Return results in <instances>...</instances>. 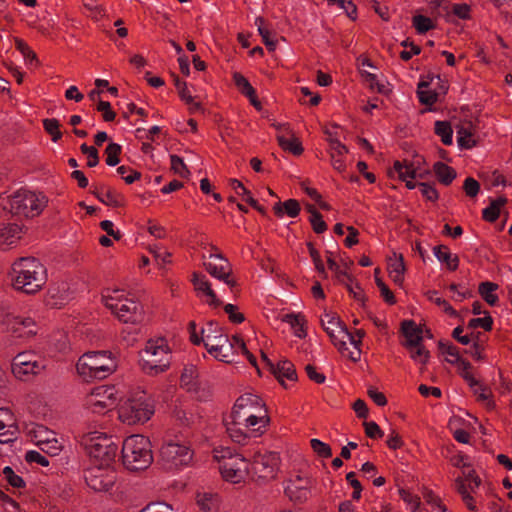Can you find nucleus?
I'll use <instances>...</instances> for the list:
<instances>
[{
  "mask_svg": "<svg viewBox=\"0 0 512 512\" xmlns=\"http://www.w3.org/2000/svg\"><path fill=\"white\" fill-rule=\"evenodd\" d=\"M18 426L15 415L7 408H0V443L7 444L16 440Z\"/></svg>",
  "mask_w": 512,
  "mask_h": 512,
  "instance_id": "b1692460",
  "label": "nucleus"
},
{
  "mask_svg": "<svg viewBox=\"0 0 512 512\" xmlns=\"http://www.w3.org/2000/svg\"><path fill=\"white\" fill-rule=\"evenodd\" d=\"M121 152V146L116 143H110L105 150L106 163L109 166H115L119 163V154Z\"/></svg>",
  "mask_w": 512,
  "mask_h": 512,
  "instance_id": "052dcab7",
  "label": "nucleus"
},
{
  "mask_svg": "<svg viewBox=\"0 0 512 512\" xmlns=\"http://www.w3.org/2000/svg\"><path fill=\"white\" fill-rule=\"evenodd\" d=\"M76 289L70 281H60L53 284L48 292L46 302L54 308L66 305L75 295Z\"/></svg>",
  "mask_w": 512,
  "mask_h": 512,
  "instance_id": "4be33fe9",
  "label": "nucleus"
},
{
  "mask_svg": "<svg viewBox=\"0 0 512 512\" xmlns=\"http://www.w3.org/2000/svg\"><path fill=\"white\" fill-rule=\"evenodd\" d=\"M226 432L231 440L238 444L246 442L249 436H253L251 432L245 428L244 424H239L237 419L230 418L225 420Z\"/></svg>",
  "mask_w": 512,
  "mask_h": 512,
  "instance_id": "bb28decb",
  "label": "nucleus"
},
{
  "mask_svg": "<svg viewBox=\"0 0 512 512\" xmlns=\"http://www.w3.org/2000/svg\"><path fill=\"white\" fill-rule=\"evenodd\" d=\"M433 254L437 260L444 263L450 271H455L459 266V258L457 255L452 254L450 249L446 246L440 245L433 248Z\"/></svg>",
  "mask_w": 512,
  "mask_h": 512,
  "instance_id": "2f4dec72",
  "label": "nucleus"
},
{
  "mask_svg": "<svg viewBox=\"0 0 512 512\" xmlns=\"http://www.w3.org/2000/svg\"><path fill=\"white\" fill-rule=\"evenodd\" d=\"M170 349L164 338L149 339L140 352V367L144 373L155 376L170 366Z\"/></svg>",
  "mask_w": 512,
  "mask_h": 512,
  "instance_id": "1a4fd4ad",
  "label": "nucleus"
},
{
  "mask_svg": "<svg viewBox=\"0 0 512 512\" xmlns=\"http://www.w3.org/2000/svg\"><path fill=\"white\" fill-rule=\"evenodd\" d=\"M233 80L236 87L241 91L245 96H252L255 89L251 86L249 81L240 73L235 72L233 74Z\"/></svg>",
  "mask_w": 512,
  "mask_h": 512,
  "instance_id": "4d7b16f0",
  "label": "nucleus"
},
{
  "mask_svg": "<svg viewBox=\"0 0 512 512\" xmlns=\"http://www.w3.org/2000/svg\"><path fill=\"white\" fill-rule=\"evenodd\" d=\"M327 133L329 135L331 164L333 168L338 172H344L346 168L344 156L347 154L348 149L336 137L333 136L332 132L327 131Z\"/></svg>",
  "mask_w": 512,
  "mask_h": 512,
  "instance_id": "a878e982",
  "label": "nucleus"
},
{
  "mask_svg": "<svg viewBox=\"0 0 512 512\" xmlns=\"http://www.w3.org/2000/svg\"><path fill=\"white\" fill-rule=\"evenodd\" d=\"M224 311L228 315L230 322L240 324L245 320L244 314L239 311V308L233 304H226Z\"/></svg>",
  "mask_w": 512,
  "mask_h": 512,
  "instance_id": "0e129e2a",
  "label": "nucleus"
},
{
  "mask_svg": "<svg viewBox=\"0 0 512 512\" xmlns=\"http://www.w3.org/2000/svg\"><path fill=\"white\" fill-rule=\"evenodd\" d=\"M10 278L15 290L25 294H36L46 284L47 271L38 259L22 257L12 264Z\"/></svg>",
  "mask_w": 512,
  "mask_h": 512,
  "instance_id": "7ed1b4c3",
  "label": "nucleus"
},
{
  "mask_svg": "<svg viewBox=\"0 0 512 512\" xmlns=\"http://www.w3.org/2000/svg\"><path fill=\"white\" fill-rule=\"evenodd\" d=\"M312 450L320 457L329 458L332 455L330 446L319 439H311Z\"/></svg>",
  "mask_w": 512,
  "mask_h": 512,
  "instance_id": "680f3d73",
  "label": "nucleus"
},
{
  "mask_svg": "<svg viewBox=\"0 0 512 512\" xmlns=\"http://www.w3.org/2000/svg\"><path fill=\"white\" fill-rule=\"evenodd\" d=\"M181 386L189 392H196L199 388V373L194 365L184 367L180 378Z\"/></svg>",
  "mask_w": 512,
  "mask_h": 512,
  "instance_id": "7c9ffc66",
  "label": "nucleus"
},
{
  "mask_svg": "<svg viewBox=\"0 0 512 512\" xmlns=\"http://www.w3.org/2000/svg\"><path fill=\"white\" fill-rule=\"evenodd\" d=\"M457 142L461 148L470 149L475 146L476 140L470 125H462L457 130Z\"/></svg>",
  "mask_w": 512,
  "mask_h": 512,
  "instance_id": "c9c22d12",
  "label": "nucleus"
},
{
  "mask_svg": "<svg viewBox=\"0 0 512 512\" xmlns=\"http://www.w3.org/2000/svg\"><path fill=\"white\" fill-rule=\"evenodd\" d=\"M219 471L225 481L237 484L245 480L249 473V463L240 454L226 452L221 456Z\"/></svg>",
  "mask_w": 512,
  "mask_h": 512,
  "instance_id": "2eb2a0df",
  "label": "nucleus"
},
{
  "mask_svg": "<svg viewBox=\"0 0 512 512\" xmlns=\"http://www.w3.org/2000/svg\"><path fill=\"white\" fill-rule=\"evenodd\" d=\"M175 86L177 88L178 94L180 98L185 101L188 105H190V109L196 111L200 109V103L195 101L194 97L191 95L187 83L181 81L180 79L175 80Z\"/></svg>",
  "mask_w": 512,
  "mask_h": 512,
  "instance_id": "79ce46f5",
  "label": "nucleus"
},
{
  "mask_svg": "<svg viewBox=\"0 0 512 512\" xmlns=\"http://www.w3.org/2000/svg\"><path fill=\"white\" fill-rule=\"evenodd\" d=\"M207 252L208 255H202L203 266L206 271L229 287H234L236 281L231 278L232 269L229 261L213 245H210Z\"/></svg>",
  "mask_w": 512,
  "mask_h": 512,
  "instance_id": "4468645a",
  "label": "nucleus"
},
{
  "mask_svg": "<svg viewBox=\"0 0 512 512\" xmlns=\"http://www.w3.org/2000/svg\"><path fill=\"white\" fill-rule=\"evenodd\" d=\"M365 336V331L362 329H358L355 331V334L350 333V337L352 340H354L355 343H350L353 346V350H347L345 351V354H342L343 356L351 359L354 362H357L360 360L361 356V350H360V344Z\"/></svg>",
  "mask_w": 512,
  "mask_h": 512,
  "instance_id": "a19ab883",
  "label": "nucleus"
},
{
  "mask_svg": "<svg viewBox=\"0 0 512 512\" xmlns=\"http://www.w3.org/2000/svg\"><path fill=\"white\" fill-rule=\"evenodd\" d=\"M412 23L419 34H424L434 28L433 21L423 15H415L412 19Z\"/></svg>",
  "mask_w": 512,
  "mask_h": 512,
  "instance_id": "6e6d98bb",
  "label": "nucleus"
},
{
  "mask_svg": "<svg viewBox=\"0 0 512 512\" xmlns=\"http://www.w3.org/2000/svg\"><path fill=\"white\" fill-rule=\"evenodd\" d=\"M470 388L473 390V393L477 396V399L479 401H482L485 403V405L488 407V408H493L494 404L492 402V400L490 399L491 397V392L489 389H487L486 387H484L483 385H481L478 380L476 379V384L473 385V386H470Z\"/></svg>",
  "mask_w": 512,
  "mask_h": 512,
  "instance_id": "603ef678",
  "label": "nucleus"
},
{
  "mask_svg": "<svg viewBox=\"0 0 512 512\" xmlns=\"http://www.w3.org/2000/svg\"><path fill=\"white\" fill-rule=\"evenodd\" d=\"M427 298L433 302L434 304L438 305L443 309L444 312L451 316H457V312L453 309V307L443 298H441L438 295V292L435 290L428 291L427 292Z\"/></svg>",
  "mask_w": 512,
  "mask_h": 512,
  "instance_id": "864d4df0",
  "label": "nucleus"
},
{
  "mask_svg": "<svg viewBox=\"0 0 512 512\" xmlns=\"http://www.w3.org/2000/svg\"><path fill=\"white\" fill-rule=\"evenodd\" d=\"M116 359L110 351H90L77 361L76 370L85 380L103 379L116 369Z\"/></svg>",
  "mask_w": 512,
  "mask_h": 512,
  "instance_id": "6e6552de",
  "label": "nucleus"
},
{
  "mask_svg": "<svg viewBox=\"0 0 512 512\" xmlns=\"http://www.w3.org/2000/svg\"><path fill=\"white\" fill-rule=\"evenodd\" d=\"M507 199L505 197H498L492 200L491 204L483 210V218L486 221L494 222L500 213V209L506 204Z\"/></svg>",
  "mask_w": 512,
  "mask_h": 512,
  "instance_id": "37998d69",
  "label": "nucleus"
},
{
  "mask_svg": "<svg viewBox=\"0 0 512 512\" xmlns=\"http://www.w3.org/2000/svg\"><path fill=\"white\" fill-rule=\"evenodd\" d=\"M17 50L22 54L28 65H38V59L35 52L22 39H15Z\"/></svg>",
  "mask_w": 512,
  "mask_h": 512,
  "instance_id": "49530a36",
  "label": "nucleus"
},
{
  "mask_svg": "<svg viewBox=\"0 0 512 512\" xmlns=\"http://www.w3.org/2000/svg\"><path fill=\"white\" fill-rule=\"evenodd\" d=\"M116 472L111 465L93 463L85 471L87 485L95 491H108L116 481Z\"/></svg>",
  "mask_w": 512,
  "mask_h": 512,
  "instance_id": "a211bd4d",
  "label": "nucleus"
},
{
  "mask_svg": "<svg viewBox=\"0 0 512 512\" xmlns=\"http://www.w3.org/2000/svg\"><path fill=\"white\" fill-rule=\"evenodd\" d=\"M93 193L98 198L100 202H102L105 205L108 206H114L117 207L120 205V200L118 198V195L115 191H112L110 189L104 190H94Z\"/></svg>",
  "mask_w": 512,
  "mask_h": 512,
  "instance_id": "a18cd8bd",
  "label": "nucleus"
},
{
  "mask_svg": "<svg viewBox=\"0 0 512 512\" xmlns=\"http://www.w3.org/2000/svg\"><path fill=\"white\" fill-rule=\"evenodd\" d=\"M255 24L258 27V32L262 37V41L270 51L276 49V40L271 37L270 31L264 26V20L261 17L256 18Z\"/></svg>",
  "mask_w": 512,
  "mask_h": 512,
  "instance_id": "de8ad7c7",
  "label": "nucleus"
},
{
  "mask_svg": "<svg viewBox=\"0 0 512 512\" xmlns=\"http://www.w3.org/2000/svg\"><path fill=\"white\" fill-rule=\"evenodd\" d=\"M424 88H427L426 84H420L418 87V97L421 103L426 105H432L437 100V95L433 91L430 90H424Z\"/></svg>",
  "mask_w": 512,
  "mask_h": 512,
  "instance_id": "338daca9",
  "label": "nucleus"
},
{
  "mask_svg": "<svg viewBox=\"0 0 512 512\" xmlns=\"http://www.w3.org/2000/svg\"><path fill=\"white\" fill-rule=\"evenodd\" d=\"M81 444L94 463L111 465L116 456L117 447L103 432L85 433L81 438Z\"/></svg>",
  "mask_w": 512,
  "mask_h": 512,
  "instance_id": "9b49d317",
  "label": "nucleus"
},
{
  "mask_svg": "<svg viewBox=\"0 0 512 512\" xmlns=\"http://www.w3.org/2000/svg\"><path fill=\"white\" fill-rule=\"evenodd\" d=\"M25 435L45 453L56 456L63 448L62 442L56 437V433L44 425L28 423L24 427Z\"/></svg>",
  "mask_w": 512,
  "mask_h": 512,
  "instance_id": "ddd939ff",
  "label": "nucleus"
},
{
  "mask_svg": "<svg viewBox=\"0 0 512 512\" xmlns=\"http://www.w3.org/2000/svg\"><path fill=\"white\" fill-rule=\"evenodd\" d=\"M82 4L95 20H99L104 16L103 8L95 0H82Z\"/></svg>",
  "mask_w": 512,
  "mask_h": 512,
  "instance_id": "69168bd1",
  "label": "nucleus"
},
{
  "mask_svg": "<svg viewBox=\"0 0 512 512\" xmlns=\"http://www.w3.org/2000/svg\"><path fill=\"white\" fill-rule=\"evenodd\" d=\"M388 273L395 284H402L404 280L405 265L401 254L393 252L388 258Z\"/></svg>",
  "mask_w": 512,
  "mask_h": 512,
  "instance_id": "c85d7f7f",
  "label": "nucleus"
},
{
  "mask_svg": "<svg viewBox=\"0 0 512 512\" xmlns=\"http://www.w3.org/2000/svg\"><path fill=\"white\" fill-rule=\"evenodd\" d=\"M314 484V480L306 474H293L285 483V494L293 502L304 503L310 498Z\"/></svg>",
  "mask_w": 512,
  "mask_h": 512,
  "instance_id": "6ab92c4d",
  "label": "nucleus"
},
{
  "mask_svg": "<svg viewBox=\"0 0 512 512\" xmlns=\"http://www.w3.org/2000/svg\"><path fill=\"white\" fill-rule=\"evenodd\" d=\"M196 504L202 512H217L220 498L212 491H199L196 495Z\"/></svg>",
  "mask_w": 512,
  "mask_h": 512,
  "instance_id": "cd10ccee",
  "label": "nucleus"
},
{
  "mask_svg": "<svg viewBox=\"0 0 512 512\" xmlns=\"http://www.w3.org/2000/svg\"><path fill=\"white\" fill-rule=\"evenodd\" d=\"M261 356L262 361L270 368L271 372L275 375V377L283 386H286V381H296V371L294 365L291 362L287 360H282L279 361L276 365H274L264 353H262Z\"/></svg>",
  "mask_w": 512,
  "mask_h": 512,
  "instance_id": "393cba45",
  "label": "nucleus"
},
{
  "mask_svg": "<svg viewBox=\"0 0 512 512\" xmlns=\"http://www.w3.org/2000/svg\"><path fill=\"white\" fill-rule=\"evenodd\" d=\"M43 126L45 131L51 136L53 142H57L62 137L60 131V123L55 118H49L43 120Z\"/></svg>",
  "mask_w": 512,
  "mask_h": 512,
  "instance_id": "3c124183",
  "label": "nucleus"
},
{
  "mask_svg": "<svg viewBox=\"0 0 512 512\" xmlns=\"http://www.w3.org/2000/svg\"><path fill=\"white\" fill-rule=\"evenodd\" d=\"M22 228L15 223L5 224L0 228V241L11 245L21 238Z\"/></svg>",
  "mask_w": 512,
  "mask_h": 512,
  "instance_id": "f704fd0d",
  "label": "nucleus"
},
{
  "mask_svg": "<svg viewBox=\"0 0 512 512\" xmlns=\"http://www.w3.org/2000/svg\"><path fill=\"white\" fill-rule=\"evenodd\" d=\"M198 296L210 307L218 308L221 306L222 301L217 297L215 291L212 289L211 283L207 280L205 275L193 273L191 279Z\"/></svg>",
  "mask_w": 512,
  "mask_h": 512,
  "instance_id": "5701e85b",
  "label": "nucleus"
},
{
  "mask_svg": "<svg viewBox=\"0 0 512 512\" xmlns=\"http://www.w3.org/2000/svg\"><path fill=\"white\" fill-rule=\"evenodd\" d=\"M328 266H329V269H331L335 275H336V278L342 282V283H346V281H350V275L348 274V263H344V266L343 268L337 264L333 259L331 258H328Z\"/></svg>",
  "mask_w": 512,
  "mask_h": 512,
  "instance_id": "5fc2aeb1",
  "label": "nucleus"
},
{
  "mask_svg": "<svg viewBox=\"0 0 512 512\" xmlns=\"http://www.w3.org/2000/svg\"><path fill=\"white\" fill-rule=\"evenodd\" d=\"M279 467V456L275 452L257 453L251 468L253 473L262 480L275 478Z\"/></svg>",
  "mask_w": 512,
  "mask_h": 512,
  "instance_id": "412c9836",
  "label": "nucleus"
},
{
  "mask_svg": "<svg viewBox=\"0 0 512 512\" xmlns=\"http://www.w3.org/2000/svg\"><path fill=\"white\" fill-rule=\"evenodd\" d=\"M190 339L193 344H203L207 352L216 360L229 362L234 350L239 348L246 355L249 362L256 365V358L247 350L245 343L238 337H234L232 343L222 328L213 322L197 328L194 322L189 324Z\"/></svg>",
  "mask_w": 512,
  "mask_h": 512,
  "instance_id": "f257e3e1",
  "label": "nucleus"
},
{
  "mask_svg": "<svg viewBox=\"0 0 512 512\" xmlns=\"http://www.w3.org/2000/svg\"><path fill=\"white\" fill-rule=\"evenodd\" d=\"M435 133L441 138L445 145L452 144V128L449 123L444 121H437L435 123Z\"/></svg>",
  "mask_w": 512,
  "mask_h": 512,
  "instance_id": "09e8293b",
  "label": "nucleus"
},
{
  "mask_svg": "<svg viewBox=\"0 0 512 512\" xmlns=\"http://www.w3.org/2000/svg\"><path fill=\"white\" fill-rule=\"evenodd\" d=\"M101 299L103 305L119 321L132 325H139L144 321L143 307L132 293L119 288H106Z\"/></svg>",
  "mask_w": 512,
  "mask_h": 512,
  "instance_id": "20e7f679",
  "label": "nucleus"
},
{
  "mask_svg": "<svg viewBox=\"0 0 512 512\" xmlns=\"http://www.w3.org/2000/svg\"><path fill=\"white\" fill-rule=\"evenodd\" d=\"M433 168L436 177L444 185L451 184L456 178V171L442 162H436Z\"/></svg>",
  "mask_w": 512,
  "mask_h": 512,
  "instance_id": "e433bc0d",
  "label": "nucleus"
},
{
  "mask_svg": "<svg viewBox=\"0 0 512 512\" xmlns=\"http://www.w3.org/2000/svg\"><path fill=\"white\" fill-rule=\"evenodd\" d=\"M47 205L42 193L28 189H18L0 197V206L9 214L23 218H34L41 214Z\"/></svg>",
  "mask_w": 512,
  "mask_h": 512,
  "instance_id": "39448f33",
  "label": "nucleus"
},
{
  "mask_svg": "<svg viewBox=\"0 0 512 512\" xmlns=\"http://www.w3.org/2000/svg\"><path fill=\"white\" fill-rule=\"evenodd\" d=\"M0 323L7 331L18 338H29L38 331L35 320L29 316H20L12 313H4L0 316Z\"/></svg>",
  "mask_w": 512,
  "mask_h": 512,
  "instance_id": "aec40b11",
  "label": "nucleus"
},
{
  "mask_svg": "<svg viewBox=\"0 0 512 512\" xmlns=\"http://www.w3.org/2000/svg\"><path fill=\"white\" fill-rule=\"evenodd\" d=\"M117 400V390L114 386L101 385L94 387L84 399L86 409L93 413H103L111 408Z\"/></svg>",
  "mask_w": 512,
  "mask_h": 512,
  "instance_id": "f3484780",
  "label": "nucleus"
},
{
  "mask_svg": "<svg viewBox=\"0 0 512 512\" xmlns=\"http://www.w3.org/2000/svg\"><path fill=\"white\" fill-rule=\"evenodd\" d=\"M274 211L280 217H282L284 213L289 217H296L299 214L300 206L296 200L289 199L283 203H276L274 206Z\"/></svg>",
  "mask_w": 512,
  "mask_h": 512,
  "instance_id": "58836bf2",
  "label": "nucleus"
},
{
  "mask_svg": "<svg viewBox=\"0 0 512 512\" xmlns=\"http://www.w3.org/2000/svg\"><path fill=\"white\" fill-rule=\"evenodd\" d=\"M155 413L153 399L144 391L131 392L118 408V419L126 425L144 424Z\"/></svg>",
  "mask_w": 512,
  "mask_h": 512,
  "instance_id": "0eeeda50",
  "label": "nucleus"
},
{
  "mask_svg": "<svg viewBox=\"0 0 512 512\" xmlns=\"http://www.w3.org/2000/svg\"><path fill=\"white\" fill-rule=\"evenodd\" d=\"M323 329L330 337L333 345L341 354L348 350L347 343H355L350 337V332L342 325L341 321L333 313L325 312L321 317Z\"/></svg>",
  "mask_w": 512,
  "mask_h": 512,
  "instance_id": "dca6fc26",
  "label": "nucleus"
},
{
  "mask_svg": "<svg viewBox=\"0 0 512 512\" xmlns=\"http://www.w3.org/2000/svg\"><path fill=\"white\" fill-rule=\"evenodd\" d=\"M46 367L45 360L34 351L18 353L12 360L11 371L14 377L27 382L40 375Z\"/></svg>",
  "mask_w": 512,
  "mask_h": 512,
  "instance_id": "f8f14e48",
  "label": "nucleus"
},
{
  "mask_svg": "<svg viewBox=\"0 0 512 512\" xmlns=\"http://www.w3.org/2000/svg\"><path fill=\"white\" fill-rule=\"evenodd\" d=\"M460 375L464 378V380L468 383L469 386H473L476 384V378L471 373V365L464 359H461L456 364Z\"/></svg>",
  "mask_w": 512,
  "mask_h": 512,
  "instance_id": "13d9d810",
  "label": "nucleus"
},
{
  "mask_svg": "<svg viewBox=\"0 0 512 512\" xmlns=\"http://www.w3.org/2000/svg\"><path fill=\"white\" fill-rule=\"evenodd\" d=\"M171 169L180 177H187L189 170L187 169L183 159L177 155L170 156Z\"/></svg>",
  "mask_w": 512,
  "mask_h": 512,
  "instance_id": "e2e57ef3",
  "label": "nucleus"
},
{
  "mask_svg": "<svg viewBox=\"0 0 512 512\" xmlns=\"http://www.w3.org/2000/svg\"><path fill=\"white\" fill-rule=\"evenodd\" d=\"M122 460L124 466L131 471L148 468L153 461L150 440L143 435L127 437L122 446Z\"/></svg>",
  "mask_w": 512,
  "mask_h": 512,
  "instance_id": "9d476101",
  "label": "nucleus"
},
{
  "mask_svg": "<svg viewBox=\"0 0 512 512\" xmlns=\"http://www.w3.org/2000/svg\"><path fill=\"white\" fill-rule=\"evenodd\" d=\"M277 141L283 150L289 151L294 155H300L303 152L301 142L296 137L294 131H292V134H287V136L277 134Z\"/></svg>",
  "mask_w": 512,
  "mask_h": 512,
  "instance_id": "72a5a7b5",
  "label": "nucleus"
},
{
  "mask_svg": "<svg viewBox=\"0 0 512 512\" xmlns=\"http://www.w3.org/2000/svg\"><path fill=\"white\" fill-rule=\"evenodd\" d=\"M140 512H174L172 506L163 502L150 503Z\"/></svg>",
  "mask_w": 512,
  "mask_h": 512,
  "instance_id": "774afa93",
  "label": "nucleus"
},
{
  "mask_svg": "<svg viewBox=\"0 0 512 512\" xmlns=\"http://www.w3.org/2000/svg\"><path fill=\"white\" fill-rule=\"evenodd\" d=\"M394 173L397 174L400 180H407L408 178L415 179L421 177L414 166L408 162L396 161L393 166Z\"/></svg>",
  "mask_w": 512,
  "mask_h": 512,
  "instance_id": "4c0bfd02",
  "label": "nucleus"
},
{
  "mask_svg": "<svg viewBox=\"0 0 512 512\" xmlns=\"http://www.w3.org/2000/svg\"><path fill=\"white\" fill-rule=\"evenodd\" d=\"M455 485H456V489L457 491L459 492V494L462 496V499L464 501V503L466 504V506L470 509V510H475L476 509V506L474 504V499L472 497V493H470L467 489V486L466 484L464 483V480L461 478V477H458L456 480H455Z\"/></svg>",
  "mask_w": 512,
  "mask_h": 512,
  "instance_id": "8fccbe9b",
  "label": "nucleus"
},
{
  "mask_svg": "<svg viewBox=\"0 0 512 512\" xmlns=\"http://www.w3.org/2000/svg\"><path fill=\"white\" fill-rule=\"evenodd\" d=\"M193 459L194 449L188 435H175L160 448L159 462L167 471H181L189 467Z\"/></svg>",
  "mask_w": 512,
  "mask_h": 512,
  "instance_id": "423d86ee",
  "label": "nucleus"
},
{
  "mask_svg": "<svg viewBox=\"0 0 512 512\" xmlns=\"http://www.w3.org/2000/svg\"><path fill=\"white\" fill-rule=\"evenodd\" d=\"M282 321L289 324L293 330V334L298 338H305L306 332V320L301 314H285L282 317Z\"/></svg>",
  "mask_w": 512,
  "mask_h": 512,
  "instance_id": "473e14b6",
  "label": "nucleus"
},
{
  "mask_svg": "<svg viewBox=\"0 0 512 512\" xmlns=\"http://www.w3.org/2000/svg\"><path fill=\"white\" fill-rule=\"evenodd\" d=\"M441 351L445 355V360L450 364L456 365L462 359L458 348L454 345H442Z\"/></svg>",
  "mask_w": 512,
  "mask_h": 512,
  "instance_id": "bf43d9fd",
  "label": "nucleus"
},
{
  "mask_svg": "<svg viewBox=\"0 0 512 512\" xmlns=\"http://www.w3.org/2000/svg\"><path fill=\"white\" fill-rule=\"evenodd\" d=\"M410 352L411 359L421 365H425L430 357L429 351L421 344L407 347Z\"/></svg>",
  "mask_w": 512,
  "mask_h": 512,
  "instance_id": "c03bdc74",
  "label": "nucleus"
},
{
  "mask_svg": "<svg viewBox=\"0 0 512 512\" xmlns=\"http://www.w3.org/2000/svg\"><path fill=\"white\" fill-rule=\"evenodd\" d=\"M497 289L498 285L493 282H482L479 285V294L489 305L494 306L498 302Z\"/></svg>",
  "mask_w": 512,
  "mask_h": 512,
  "instance_id": "ea45409f",
  "label": "nucleus"
},
{
  "mask_svg": "<svg viewBox=\"0 0 512 512\" xmlns=\"http://www.w3.org/2000/svg\"><path fill=\"white\" fill-rule=\"evenodd\" d=\"M402 331L405 336V346H415L422 343L423 330L414 321H404Z\"/></svg>",
  "mask_w": 512,
  "mask_h": 512,
  "instance_id": "c756f323",
  "label": "nucleus"
},
{
  "mask_svg": "<svg viewBox=\"0 0 512 512\" xmlns=\"http://www.w3.org/2000/svg\"><path fill=\"white\" fill-rule=\"evenodd\" d=\"M230 418L244 424L254 437L264 434L270 423L265 403L252 393H244L236 399Z\"/></svg>",
  "mask_w": 512,
  "mask_h": 512,
  "instance_id": "f03ea898",
  "label": "nucleus"
}]
</instances>
